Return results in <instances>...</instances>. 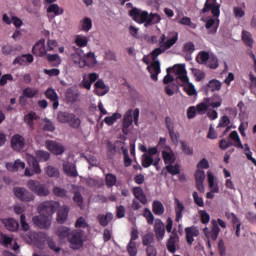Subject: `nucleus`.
<instances>
[{"label": "nucleus", "instance_id": "nucleus-1", "mask_svg": "<svg viewBox=\"0 0 256 256\" xmlns=\"http://www.w3.org/2000/svg\"><path fill=\"white\" fill-rule=\"evenodd\" d=\"M85 241H87V236H85V232L83 230L71 231L68 238L70 249H73V251H78V249H81Z\"/></svg>", "mask_w": 256, "mask_h": 256}, {"label": "nucleus", "instance_id": "nucleus-2", "mask_svg": "<svg viewBox=\"0 0 256 256\" xmlns=\"http://www.w3.org/2000/svg\"><path fill=\"white\" fill-rule=\"evenodd\" d=\"M133 121L134 125H139V108L134 109V111L130 109L124 114L122 131L125 135L129 133V128L133 125Z\"/></svg>", "mask_w": 256, "mask_h": 256}, {"label": "nucleus", "instance_id": "nucleus-3", "mask_svg": "<svg viewBox=\"0 0 256 256\" xmlns=\"http://www.w3.org/2000/svg\"><path fill=\"white\" fill-rule=\"evenodd\" d=\"M27 187L38 197H48L50 193L47 184L41 183L39 180H29L27 182Z\"/></svg>", "mask_w": 256, "mask_h": 256}, {"label": "nucleus", "instance_id": "nucleus-4", "mask_svg": "<svg viewBox=\"0 0 256 256\" xmlns=\"http://www.w3.org/2000/svg\"><path fill=\"white\" fill-rule=\"evenodd\" d=\"M229 137L232 141H234V143H231L226 139L220 140L219 148L222 151H225L229 149V147H233V146L237 147V149H244L243 143L241 142V138L239 137V133L237 131H232Z\"/></svg>", "mask_w": 256, "mask_h": 256}, {"label": "nucleus", "instance_id": "nucleus-5", "mask_svg": "<svg viewBox=\"0 0 256 256\" xmlns=\"http://www.w3.org/2000/svg\"><path fill=\"white\" fill-rule=\"evenodd\" d=\"M211 12L213 17L219 19L221 15V4L217 2V0H206L201 13H209Z\"/></svg>", "mask_w": 256, "mask_h": 256}, {"label": "nucleus", "instance_id": "nucleus-6", "mask_svg": "<svg viewBox=\"0 0 256 256\" xmlns=\"http://www.w3.org/2000/svg\"><path fill=\"white\" fill-rule=\"evenodd\" d=\"M55 211H57V205L55 204L54 201L42 202L38 206V212L40 213V215L49 217V219H51V217H53V215L55 214Z\"/></svg>", "mask_w": 256, "mask_h": 256}, {"label": "nucleus", "instance_id": "nucleus-7", "mask_svg": "<svg viewBox=\"0 0 256 256\" xmlns=\"http://www.w3.org/2000/svg\"><path fill=\"white\" fill-rule=\"evenodd\" d=\"M129 15L136 23H144V27H148L147 21H149V13L147 11L132 8L129 12Z\"/></svg>", "mask_w": 256, "mask_h": 256}, {"label": "nucleus", "instance_id": "nucleus-8", "mask_svg": "<svg viewBox=\"0 0 256 256\" xmlns=\"http://www.w3.org/2000/svg\"><path fill=\"white\" fill-rule=\"evenodd\" d=\"M13 193L16 199H19V201H22L24 203H29L35 200V195H33L31 192H29V190L23 187H14Z\"/></svg>", "mask_w": 256, "mask_h": 256}, {"label": "nucleus", "instance_id": "nucleus-9", "mask_svg": "<svg viewBox=\"0 0 256 256\" xmlns=\"http://www.w3.org/2000/svg\"><path fill=\"white\" fill-rule=\"evenodd\" d=\"M177 41H179V33L174 32L173 36L168 40H167V36L165 34H162L158 40V44H159V47L167 51L168 49H171V47H173V45H175Z\"/></svg>", "mask_w": 256, "mask_h": 256}, {"label": "nucleus", "instance_id": "nucleus-10", "mask_svg": "<svg viewBox=\"0 0 256 256\" xmlns=\"http://www.w3.org/2000/svg\"><path fill=\"white\" fill-rule=\"evenodd\" d=\"M203 233L206 237V239L217 241V238L219 237V233H221V228H219V224L215 220L212 221V228L209 230V228L205 227L203 229Z\"/></svg>", "mask_w": 256, "mask_h": 256}, {"label": "nucleus", "instance_id": "nucleus-11", "mask_svg": "<svg viewBox=\"0 0 256 256\" xmlns=\"http://www.w3.org/2000/svg\"><path fill=\"white\" fill-rule=\"evenodd\" d=\"M45 145L48 151L54 155H63L65 153V146L55 140H46Z\"/></svg>", "mask_w": 256, "mask_h": 256}, {"label": "nucleus", "instance_id": "nucleus-12", "mask_svg": "<svg viewBox=\"0 0 256 256\" xmlns=\"http://www.w3.org/2000/svg\"><path fill=\"white\" fill-rule=\"evenodd\" d=\"M32 221L34 225H36V227H39V229H49V227H51V218L43 214H40L39 216H34L32 218Z\"/></svg>", "mask_w": 256, "mask_h": 256}, {"label": "nucleus", "instance_id": "nucleus-13", "mask_svg": "<svg viewBox=\"0 0 256 256\" xmlns=\"http://www.w3.org/2000/svg\"><path fill=\"white\" fill-rule=\"evenodd\" d=\"M147 71L150 73L152 81H159V73H161V63L156 60L147 66Z\"/></svg>", "mask_w": 256, "mask_h": 256}, {"label": "nucleus", "instance_id": "nucleus-14", "mask_svg": "<svg viewBox=\"0 0 256 256\" xmlns=\"http://www.w3.org/2000/svg\"><path fill=\"white\" fill-rule=\"evenodd\" d=\"M63 171L67 177L77 178L79 177V172L77 171V165L73 162L66 161L63 163Z\"/></svg>", "mask_w": 256, "mask_h": 256}, {"label": "nucleus", "instance_id": "nucleus-15", "mask_svg": "<svg viewBox=\"0 0 256 256\" xmlns=\"http://www.w3.org/2000/svg\"><path fill=\"white\" fill-rule=\"evenodd\" d=\"M47 51V48H45V39L39 40L32 48V53L36 57H45Z\"/></svg>", "mask_w": 256, "mask_h": 256}, {"label": "nucleus", "instance_id": "nucleus-16", "mask_svg": "<svg viewBox=\"0 0 256 256\" xmlns=\"http://www.w3.org/2000/svg\"><path fill=\"white\" fill-rule=\"evenodd\" d=\"M11 147L14 151H21L25 148V138L19 134H14L11 139Z\"/></svg>", "mask_w": 256, "mask_h": 256}, {"label": "nucleus", "instance_id": "nucleus-17", "mask_svg": "<svg viewBox=\"0 0 256 256\" xmlns=\"http://www.w3.org/2000/svg\"><path fill=\"white\" fill-rule=\"evenodd\" d=\"M171 71H174L175 75H178V79L182 81V83H189V77H187V70L185 69V65L179 64L178 66L172 67Z\"/></svg>", "mask_w": 256, "mask_h": 256}, {"label": "nucleus", "instance_id": "nucleus-18", "mask_svg": "<svg viewBox=\"0 0 256 256\" xmlns=\"http://www.w3.org/2000/svg\"><path fill=\"white\" fill-rule=\"evenodd\" d=\"M179 241V235L176 231H172V234L170 235L166 247L169 251V253H176L177 251V242Z\"/></svg>", "mask_w": 256, "mask_h": 256}, {"label": "nucleus", "instance_id": "nucleus-19", "mask_svg": "<svg viewBox=\"0 0 256 256\" xmlns=\"http://www.w3.org/2000/svg\"><path fill=\"white\" fill-rule=\"evenodd\" d=\"M154 233L158 241L163 240V237H165V224L161 219L155 220Z\"/></svg>", "mask_w": 256, "mask_h": 256}, {"label": "nucleus", "instance_id": "nucleus-20", "mask_svg": "<svg viewBox=\"0 0 256 256\" xmlns=\"http://www.w3.org/2000/svg\"><path fill=\"white\" fill-rule=\"evenodd\" d=\"M221 87H223V83L217 79H212L208 82L205 87V94L209 95V93H215V91H221Z\"/></svg>", "mask_w": 256, "mask_h": 256}, {"label": "nucleus", "instance_id": "nucleus-21", "mask_svg": "<svg viewBox=\"0 0 256 256\" xmlns=\"http://www.w3.org/2000/svg\"><path fill=\"white\" fill-rule=\"evenodd\" d=\"M195 181L196 188L198 189L199 193H205V186L203 185L205 181V171L197 170L195 173Z\"/></svg>", "mask_w": 256, "mask_h": 256}, {"label": "nucleus", "instance_id": "nucleus-22", "mask_svg": "<svg viewBox=\"0 0 256 256\" xmlns=\"http://www.w3.org/2000/svg\"><path fill=\"white\" fill-rule=\"evenodd\" d=\"M185 234H186V242L188 245H193V242L195 239L193 237H199V229L195 226L186 227L185 228Z\"/></svg>", "mask_w": 256, "mask_h": 256}, {"label": "nucleus", "instance_id": "nucleus-23", "mask_svg": "<svg viewBox=\"0 0 256 256\" xmlns=\"http://www.w3.org/2000/svg\"><path fill=\"white\" fill-rule=\"evenodd\" d=\"M46 99H49L52 101V107L53 109H57L59 107V96L57 95V92L53 88H48L45 92Z\"/></svg>", "mask_w": 256, "mask_h": 256}, {"label": "nucleus", "instance_id": "nucleus-24", "mask_svg": "<svg viewBox=\"0 0 256 256\" xmlns=\"http://www.w3.org/2000/svg\"><path fill=\"white\" fill-rule=\"evenodd\" d=\"M95 90L94 93L95 95H99L100 97H103V95H107L109 93V88H107V85H105V82L102 79H99L96 81L94 84Z\"/></svg>", "mask_w": 256, "mask_h": 256}, {"label": "nucleus", "instance_id": "nucleus-25", "mask_svg": "<svg viewBox=\"0 0 256 256\" xmlns=\"http://www.w3.org/2000/svg\"><path fill=\"white\" fill-rule=\"evenodd\" d=\"M174 203H175L174 210L176 215L175 221L176 223H179V221L183 219V212L185 211V205H183L181 201L177 198H175Z\"/></svg>", "mask_w": 256, "mask_h": 256}, {"label": "nucleus", "instance_id": "nucleus-26", "mask_svg": "<svg viewBox=\"0 0 256 256\" xmlns=\"http://www.w3.org/2000/svg\"><path fill=\"white\" fill-rule=\"evenodd\" d=\"M206 103H208L212 109H219V107L223 105V98L218 94H214L212 97L206 98Z\"/></svg>", "mask_w": 256, "mask_h": 256}, {"label": "nucleus", "instance_id": "nucleus-27", "mask_svg": "<svg viewBox=\"0 0 256 256\" xmlns=\"http://www.w3.org/2000/svg\"><path fill=\"white\" fill-rule=\"evenodd\" d=\"M132 193L142 205H147V196L145 195V192H143V188L136 186L132 189Z\"/></svg>", "mask_w": 256, "mask_h": 256}, {"label": "nucleus", "instance_id": "nucleus-28", "mask_svg": "<svg viewBox=\"0 0 256 256\" xmlns=\"http://www.w3.org/2000/svg\"><path fill=\"white\" fill-rule=\"evenodd\" d=\"M39 119L37 112L31 111L24 116V123H27L28 127L33 131L35 129V121Z\"/></svg>", "mask_w": 256, "mask_h": 256}, {"label": "nucleus", "instance_id": "nucleus-29", "mask_svg": "<svg viewBox=\"0 0 256 256\" xmlns=\"http://www.w3.org/2000/svg\"><path fill=\"white\" fill-rule=\"evenodd\" d=\"M69 217V206H63L57 212V222L63 225Z\"/></svg>", "mask_w": 256, "mask_h": 256}, {"label": "nucleus", "instance_id": "nucleus-30", "mask_svg": "<svg viewBox=\"0 0 256 256\" xmlns=\"http://www.w3.org/2000/svg\"><path fill=\"white\" fill-rule=\"evenodd\" d=\"M28 165L32 168V171L36 173V175H41V166H39V161L33 155L27 157Z\"/></svg>", "mask_w": 256, "mask_h": 256}, {"label": "nucleus", "instance_id": "nucleus-31", "mask_svg": "<svg viewBox=\"0 0 256 256\" xmlns=\"http://www.w3.org/2000/svg\"><path fill=\"white\" fill-rule=\"evenodd\" d=\"M2 223L4 224V226L8 231L15 232V231H18L19 229V222H17V220L13 218L3 219Z\"/></svg>", "mask_w": 256, "mask_h": 256}, {"label": "nucleus", "instance_id": "nucleus-32", "mask_svg": "<svg viewBox=\"0 0 256 256\" xmlns=\"http://www.w3.org/2000/svg\"><path fill=\"white\" fill-rule=\"evenodd\" d=\"M25 63H33V55L23 54L14 59L13 65H25Z\"/></svg>", "mask_w": 256, "mask_h": 256}, {"label": "nucleus", "instance_id": "nucleus-33", "mask_svg": "<svg viewBox=\"0 0 256 256\" xmlns=\"http://www.w3.org/2000/svg\"><path fill=\"white\" fill-rule=\"evenodd\" d=\"M97 220L101 227H107L111 221H113V214L112 213H107V214H99L97 216Z\"/></svg>", "mask_w": 256, "mask_h": 256}, {"label": "nucleus", "instance_id": "nucleus-34", "mask_svg": "<svg viewBox=\"0 0 256 256\" xmlns=\"http://www.w3.org/2000/svg\"><path fill=\"white\" fill-rule=\"evenodd\" d=\"M152 211H153L154 215L161 216L165 213V206L163 205V203L161 201L155 200L152 203Z\"/></svg>", "mask_w": 256, "mask_h": 256}, {"label": "nucleus", "instance_id": "nucleus-35", "mask_svg": "<svg viewBox=\"0 0 256 256\" xmlns=\"http://www.w3.org/2000/svg\"><path fill=\"white\" fill-rule=\"evenodd\" d=\"M205 28L210 29L211 35H214V33H217V29H219V19H217V22L215 25V19L208 18L206 20Z\"/></svg>", "mask_w": 256, "mask_h": 256}, {"label": "nucleus", "instance_id": "nucleus-36", "mask_svg": "<svg viewBox=\"0 0 256 256\" xmlns=\"http://www.w3.org/2000/svg\"><path fill=\"white\" fill-rule=\"evenodd\" d=\"M242 41L246 45V47H250V49L253 48V36L251 35V32L243 30Z\"/></svg>", "mask_w": 256, "mask_h": 256}, {"label": "nucleus", "instance_id": "nucleus-37", "mask_svg": "<svg viewBox=\"0 0 256 256\" xmlns=\"http://www.w3.org/2000/svg\"><path fill=\"white\" fill-rule=\"evenodd\" d=\"M47 13H52L54 17H57L59 15H63L64 10L63 8L59 7L58 4H50L47 8Z\"/></svg>", "mask_w": 256, "mask_h": 256}, {"label": "nucleus", "instance_id": "nucleus-38", "mask_svg": "<svg viewBox=\"0 0 256 256\" xmlns=\"http://www.w3.org/2000/svg\"><path fill=\"white\" fill-rule=\"evenodd\" d=\"M106 149V155L108 159H113V157H115V154L117 153V146L111 141H108L106 144Z\"/></svg>", "mask_w": 256, "mask_h": 256}, {"label": "nucleus", "instance_id": "nucleus-39", "mask_svg": "<svg viewBox=\"0 0 256 256\" xmlns=\"http://www.w3.org/2000/svg\"><path fill=\"white\" fill-rule=\"evenodd\" d=\"M162 157L165 165H173L175 163V154L171 152H167L165 150L162 151Z\"/></svg>", "mask_w": 256, "mask_h": 256}, {"label": "nucleus", "instance_id": "nucleus-40", "mask_svg": "<svg viewBox=\"0 0 256 256\" xmlns=\"http://www.w3.org/2000/svg\"><path fill=\"white\" fill-rule=\"evenodd\" d=\"M166 171L170 174V175H179V173H181V166L179 164H168L165 167Z\"/></svg>", "mask_w": 256, "mask_h": 256}, {"label": "nucleus", "instance_id": "nucleus-41", "mask_svg": "<svg viewBox=\"0 0 256 256\" xmlns=\"http://www.w3.org/2000/svg\"><path fill=\"white\" fill-rule=\"evenodd\" d=\"M157 23H161V15L157 13H150L148 14V20L146 22V25H157Z\"/></svg>", "mask_w": 256, "mask_h": 256}, {"label": "nucleus", "instance_id": "nucleus-42", "mask_svg": "<svg viewBox=\"0 0 256 256\" xmlns=\"http://www.w3.org/2000/svg\"><path fill=\"white\" fill-rule=\"evenodd\" d=\"M209 102L206 101V98H204V102H201L200 104L197 105L196 110L198 115H204V113H207V111L210 108Z\"/></svg>", "mask_w": 256, "mask_h": 256}, {"label": "nucleus", "instance_id": "nucleus-43", "mask_svg": "<svg viewBox=\"0 0 256 256\" xmlns=\"http://www.w3.org/2000/svg\"><path fill=\"white\" fill-rule=\"evenodd\" d=\"M48 63H54L53 67H59L61 65V58L59 54H46Z\"/></svg>", "mask_w": 256, "mask_h": 256}, {"label": "nucleus", "instance_id": "nucleus-44", "mask_svg": "<svg viewBox=\"0 0 256 256\" xmlns=\"http://www.w3.org/2000/svg\"><path fill=\"white\" fill-rule=\"evenodd\" d=\"M92 27H93V21L91 20V18L85 17L82 20L81 30L85 31L86 33H89V31H91Z\"/></svg>", "mask_w": 256, "mask_h": 256}, {"label": "nucleus", "instance_id": "nucleus-45", "mask_svg": "<svg viewBox=\"0 0 256 256\" xmlns=\"http://www.w3.org/2000/svg\"><path fill=\"white\" fill-rule=\"evenodd\" d=\"M36 158L39 159L42 163H45L51 159V154L44 150H38L36 152Z\"/></svg>", "mask_w": 256, "mask_h": 256}, {"label": "nucleus", "instance_id": "nucleus-46", "mask_svg": "<svg viewBox=\"0 0 256 256\" xmlns=\"http://www.w3.org/2000/svg\"><path fill=\"white\" fill-rule=\"evenodd\" d=\"M121 117H122V116H121V113L116 112V113H114V114L111 115V116L105 117V118H104V123H106V125H109V126L114 125L115 122H116L118 119H121Z\"/></svg>", "mask_w": 256, "mask_h": 256}, {"label": "nucleus", "instance_id": "nucleus-47", "mask_svg": "<svg viewBox=\"0 0 256 256\" xmlns=\"http://www.w3.org/2000/svg\"><path fill=\"white\" fill-rule=\"evenodd\" d=\"M73 113L69 112H59L57 115V119L59 123H69L70 119L72 118Z\"/></svg>", "mask_w": 256, "mask_h": 256}, {"label": "nucleus", "instance_id": "nucleus-48", "mask_svg": "<svg viewBox=\"0 0 256 256\" xmlns=\"http://www.w3.org/2000/svg\"><path fill=\"white\" fill-rule=\"evenodd\" d=\"M71 117L72 118L68 121L69 127H72V129H79V127H81V119L75 114H72Z\"/></svg>", "mask_w": 256, "mask_h": 256}, {"label": "nucleus", "instance_id": "nucleus-49", "mask_svg": "<svg viewBox=\"0 0 256 256\" xmlns=\"http://www.w3.org/2000/svg\"><path fill=\"white\" fill-rule=\"evenodd\" d=\"M209 59H211V57L209 56V52L201 51L199 52L196 61L197 63H201V65H205V63H207Z\"/></svg>", "mask_w": 256, "mask_h": 256}, {"label": "nucleus", "instance_id": "nucleus-50", "mask_svg": "<svg viewBox=\"0 0 256 256\" xmlns=\"http://www.w3.org/2000/svg\"><path fill=\"white\" fill-rule=\"evenodd\" d=\"M65 97L70 103H76L79 96L77 93H75V91H73V89L69 88L66 90Z\"/></svg>", "mask_w": 256, "mask_h": 256}, {"label": "nucleus", "instance_id": "nucleus-51", "mask_svg": "<svg viewBox=\"0 0 256 256\" xmlns=\"http://www.w3.org/2000/svg\"><path fill=\"white\" fill-rule=\"evenodd\" d=\"M39 93V90L36 88L27 87L23 90L24 97H27L28 99H33L35 95Z\"/></svg>", "mask_w": 256, "mask_h": 256}, {"label": "nucleus", "instance_id": "nucleus-52", "mask_svg": "<svg viewBox=\"0 0 256 256\" xmlns=\"http://www.w3.org/2000/svg\"><path fill=\"white\" fill-rule=\"evenodd\" d=\"M46 174L48 175V177H55V179H59L60 177L59 169L53 166H48L46 168Z\"/></svg>", "mask_w": 256, "mask_h": 256}, {"label": "nucleus", "instance_id": "nucleus-53", "mask_svg": "<svg viewBox=\"0 0 256 256\" xmlns=\"http://www.w3.org/2000/svg\"><path fill=\"white\" fill-rule=\"evenodd\" d=\"M43 131L53 133V131H55V124H53V122L47 118L44 119Z\"/></svg>", "mask_w": 256, "mask_h": 256}, {"label": "nucleus", "instance_id": "nucleus-54", "mask_svg": "<svg viewBox=\"0 0 256 256\" xmlns=\"http://www.w3.org/2000/svg\"><path fill=\"white\" fill-rule=\"evenodd\" d=\"M106 185L107 187H115L117 185V176L112 173L106 175Z\"/></svg>", "mask_w": 256, "mask_h": 256}, {"label": "nucleus", "instance_id": "nucleus-55", "mask_svg": "<svg viewBox=\"0 0 256 256\" xmlns=\"http://www.w3.org/2000/svg\"><path fill=\"white\" fill-rule=\"evenodd\" d=\"M17 51V47L11 45V44H6L2 47V53L3 55H13Z\"/></svg>", "mask_w": 256, "mask_h": 256}, {"label": "nucleus", "instance_id": "nucleus-56", "mask_svg": "<svg viewBox=\"0 0 256 256\" xmlns=\"http://www.w3.org/2000/svg\"><path fill=\"white\" fill-rule=\"evenodd\" d=\"M46 241L49 249H51L52 251H54L55 253H59L61 251V247L57 246V243H55V240H53V238L48 237Z\"/></svg>", "mask_w": 256, "mask_h": 256}, {"label": "nucleus", "instance_id": "nucleus-57", "mask_svg": "<svg viewBox=\"0 0 256 256\" xmlns=\"http://www.w3.org/2000/svg\"><path fill=\"white\" fill-rule=\"evenodd\" d=\"M69 235H71V230L67 227H62L58 230V237L60 239H68L69 240Z\"/></svg>", "mask_w": 256, "mask_h": 256}, {"label": "nucleus", "instance_id": "nucleus-58", "mask_svg": "<svg viewBox=\"0 0 256 256\" xmlns=\"http://www.w3.org/2000/svg\"><path fill=\"white\" fill-rule=\"evenodd\" d=\"M144 217L147 220L148 225H153L155 222V216L153 215V212L149 210V208L144 209Z\"/></svg>", "mask_w": 256, "mask_h": 256}, {"label": "nucleus", "instance_id": "nucleus-59", "mask_svg": "<svg viewBox=\"0 0 256 256\" xmlns=\"http://www.w3.org/2000/svg\"><path fill=\"white\" fill-rule=\"evenodd\" d=\"M75 44L77 45V47H87V45L89 44V37H77L75 39Z\"/></svg>", "mask_w": 256, "mask_h": 256}, {"label": "nucleus", "instance_id": "nucleus-60", "mask_svg": "<svg viewBox=\"0 0 256 256\" xmlns=\"http://www.w3.org/2000/svg\"><path fill=\"white\" fill-rule=\"evenodd\" d=\"M192 197H193L194 203H195V205H197V207H205V202L203 201V197H199V194L197 193V191H194L192 193Z\"/></svg>", "mask_w": 256, "mask_h": 256}, {"label": "nucleus", "instance_id": "nucleus-61", "mask_svg": "<svg viewBox=\"0 0 256 256\" xmlns=\"http://www.w3.org/2000/svg\"><path fill=\"white\" fill-rule=\"evenodd\" d=\"M150 165H153V157L147 156V154L142 155V167L148 169Z\"/></svg>", "mask_w": 256, "mask_h": 256}, {"label": "nucleus", "instance_id": "nucleus-62", "mask_svg": "<svg viewBox=\"0 0 256 256\" xmlns=\"http://www.w3.org/2000/svg\"><path fill=\"white\" fill-rule=\"evenodd\" d=\"M127 251L130 256H137V243L129 242L127 245Z\"/></svg>", "mask_w": 256, "mask_h": 256}, {"label": "nucleus", "instance_id": "nucleus-63", "mask_svg": "<svg viewBox=\"0 0 256 256\" xmlns=\"http://www.w3.org/2000/svg\"><path fill=\"white\" fill-rule=\"evenodd\" d=\"M53 194L56 197H67V190H65L64 188H61L59 186H55L53 188Z\"/></svg>", "mask_w": 256, "mask_h": 256}, {"label": "nucleus", "instance_id": "nucleus-64", "mask_svg": "<svg viewBox=\"0 0 256 256\" xmlns=\"http://www.w3.org/2000/svg\"><path fill=\"white\" fill-rule=\"evenodd\" d=\"M73 201L80 207V209H83V196L81 195V192L74 193Z\"/></svg>", "mask_w": 256, "mask_h": 256}]
</instances>
